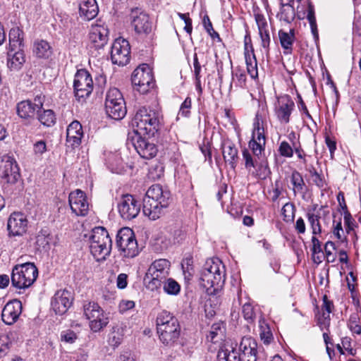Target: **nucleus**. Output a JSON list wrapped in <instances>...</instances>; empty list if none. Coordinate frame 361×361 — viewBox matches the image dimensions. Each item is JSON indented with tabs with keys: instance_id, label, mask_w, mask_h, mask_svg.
Here are the masks:
<instances>
[{
	"instance_id": "obj_3",
	"label": "nucleus",
	"mask_w": 361,
	"mask_h": 361,
	"mask_svg": "<svg viewBox=\"0 0 361 361\" xmlns=\"http://www.w3.org/2000/svg\"><path fill=\"white\" fill-rule=\"evenodd\" d=\"M225 279L224 266L221 262L218 259H211L206 262L201 271L200 283L207 292L211 290L210 293H212L221 288Z\"/></svg>"
},
{
	"instance_id": "obj_35",
	"label": "nucleus",
	"mask_w": 361,
	"mask_h": 361,
	"mask_svg": "<svg viewBox=\"0 0 361 361\" xmlns=\"http://www.w3.org/2000/svg\"><path fill=\"white\" fill-rule=\"evenodd\" d=\"M247 73L253 79L258 78L257 61L254 53L252 45H250V52L245 54Z\"/></svg>"
},
{
	"instance_id": "obj_9",
	"label": "nucleus",
	"mask_w": 361,
	"mask_h": 361,
	"mask_svg": "<svg viewBox=\"0 0 361 361\" xmlns=\"http://www.w3.org/2000/svg\"><path fill=\"white\" fill-rule=\"evenodd\" d=\"M116 246L123 257L133 258L139 253L137 243L133 231L130 228H122L116 235Z\"/></svg>"
},
{
	"instance_id": "obj_21",
	"label": "nucleus",
	"mask_w": 361,
	"mask_h": 361,
	"mask_svg": "<svg viewBox=\"0 0 361 361\" xmlns=\"http://www.w3.org/2000/svg\"><path fill=\"white\" fill-rule=\"evenodd\" d=\"M22 312V303L18 300H13L6 304L1 312L3 322L7 325L13 324Z\"/></svg>"
},
{
	"instance_id": "obj_56",
	"label": "nucleus",
	"mask_w": 361,
	"mask_h": 361,
	"mask_svg": "<svg viewBox=\"0 0 361 361\" xmlns=\"http://www.w3.org/2000/svg\"><path fill=\"white\" fill-rule=\"evenodd\" d=\"M78 338L77 334L72 330L68 329L61 333V339L62 341L73 343Z\"/></svg>"
},
{
	"instance_id": "obj_62",
	"label": "nucleus",
	"mask_w": 361,
	"mask_h": 361,
	"mask_svg": "<svg viewBox=\"0 0 361 361\" xmlns=\"http://www.w3.org/2000/svg\"><path fill=\"white\" fill-rule=\"evenodd\" d=\"M312 255H319L322 252L321 243L319 240L317 238H316L314 235L312 238Z\"/></svg>"
},
{
	"instance_id": "obj_16",
	"label": "nucleus",
	"mask_w": 361,
	"mask_h": 361,
	"mask_svg": "<svg viewBox=\"0 0 361 361\" xmlns=\"http://www.w3.org/2000/svg\"><path fill=\"white\" fill-rule=\"evenodd\" d=\"M118 209L123 219L131 220L140 213V204L133 195L127 194L122 196Z\"/></svg>"
},
{
	"instance_id": "obj_41",
	"label": "nucleus",
	"mask_w": 361,
	"mask_h": 361,
	"mask_svg": "<svg viewBox=\"0 0 361 361\" xmlns=\"http://www.w3.org/2000/svg\"><path fill=\"white\" fill-rule=\"evenodd\" d=\"M38 120L42 125L50 127L55 123L56 116L52 110H44L42 112L39 111Z\"/></svg>"
},
{
	"instance_id": "obj_55",
	"label": "nucleus",
	"mask_w": 361,
	"mask_h": 361,
	"mask_svg": "<svg viewBox=\"0 0 361 361\" xmlns=\"http://www.w3.org/2000/svg\"><path fill=\"white\" fill-rule=\"evenodd\" d=\"M191 106H192L191 99L189 97H188L185 98L184 102L182 103L180 110H179V112H178V115H180L183 117H189V116L190 114Z\"/></svg>"
},
{
	"instance_id": "obj_57",
	"label": "nucleus",
	"mask_w": 361,
	"mask_h": 361,
	"mask_svg": "<svg viewBox=\"0 0 361 361\" xmlns=\"http://www.w3.org/2000/svg\"><path fill=\"white\" fill-rule=\"evenodd\" d=\"M334 235L341 241H343L345 238L344 237V231L342 228L341 218L338 221H334Z\"/></svg>"
},
{
	"instance_id": "obj_22",
	"label": "nucleus",
	"mask_w": 361,
	"mask_h": 361,
	"mask_svg": "<svg viewBox=\"0 0 361 361\" xmlns=\"http://www.w3.org/2000/svg\"><path fill=\"white\" fill-rule=\"evenodd\" d=\"M27 226V218L20 212H13L8 218L7 227L13 235H22L26 232Z\"/></svg>"
},
{
	"instance_id": "obj_42",
	"label": "nucleus",
	"mask_w": 361,
	"mask_h": 361,
	"mask_svg": "<svg viewBox=\"0 0 361 361\" xmlns=\"http://www.w3.org/2000/svg\"><path fill=\"white\" fill-rule=\"evenodd\" d=\"M348 326L353 334H361L360 314L357 311L350 314Z\"/></svg>"
},
{
	"instance_id": "obj_27",
	"label": "nucleus",
	"mask_w": 361,
	"mask_h": 361,
	"mask_svg": "<svg viewBox=\"0 0 361 361\" xmlns=\"http://www.w3.org/2000/svg\"><path fill=\"white\" fill-rule=\"evenodd\" d=\"M281 5L280 12L277 16L280 20L287 23L293 22L295 17V12L293 6V0H279Z\"/></svg>"
},
{
	"instance_id": "obj_28",
	"label": "nucleus",
	"mask_w": 361,
	"mask_h": 361,
	"mask_svg": "<svg viewBox=\"0 0 361 361\" xmlns=\"http://www.w3.org/2000/svg\"><path fill=\"white\" fill-rule=\"evenodd\" d=\"M290 182L294 195H301L304 197L307 192V186L301 173L294 170L290 176Z\"/></svg>"
},
{
	"instance_id": "obj_60",
	"label": "nucleus",
	"mask_w": 361,
	"mask_h": 361,
	"mask_svg": "<svg viewBox=\"0 0 361 361\" xmlns=\"http://www.w3.org/2000/svg\"><path fill=\"white\" fill-rule=\"evenodd\" d=\"M255 20L257 25L259 32L269 29L267 19L263 15L256 14Z\"/></svg>"
},
{
	"instance_id": "obj_24",
	"label": "nucleus",
	"mask_w": 361,
	"mask_h": 361,
	"mask_svg": "<svg viewBox=\"0 0 361 361\" xmlns=\"http://www.w3.org/2000/svg\"><path fill=\"white\" fill-rule=\"evenodd\" d=\"M83 136L82 125L77 121H73L67 128L66 142L68 146L75 148L81 143Z\"/></svg>"
},
{
	"instance_id": "obj_6",
	"label": "nucleus",
	"mask_w": 361,
	"mask_h": 361,
	"mask_svg": "<svg viewBox=\"0 0 361 361\" xmlns=\"http://www.w3.org/2000/svg\"><path fill=\"white\" fill-rule=\"evenodd\" d=\"M112 240L108 231L103 227H97L90 236V252L97 260L104 259L111 253Z\"/></svg>"
},
{
	"instance_id": "obj_25",
	"label": "nucleus",
	"mask_w": 361,
	"mask_h": 361,
	"mask_svg": "<svg viewBox=\"0 0 361 361\" xmlns=\"http://www.w3.org/2000/svg\"><path fill=\"white\" fill-rule=\"evenodd\" d=\"M223 157L226 162H228L231 168L234 169L238 160V151L235 144L231 140L226 139L221 142Z\"/></svg>"
},
{
	"instance_id": "obj_63",
	"label": "nucleus",
	"mask_w": 361,
	"mask_h": 361,
	"mask_svg": "<svg viewBox=\"0 0 361 361\" xmlns=\"http://www.w3.org/2000/svg\"><path fill=\"white\" fill-rule=\"evenodd\" d=\"M33 150L35 154H42L47 151V145L44 141L40 140L34 144Z\"/></svg>"
},
{
	"instance_id": "obj_31",
	"label": "nucleus",
	"mask_w": 361,
	"mask_h": 361,
	"mask_svg": "<svg viewBox=\"0 0 361 361\" xmlns=\"http://www.w3.org/2000/svg\"><path fill=\"white\" fill-rule=\"evenodd\" d=\"M109 323V318L102 309L89 321V326L93 332H99Z\"/></svg>"
},
{
	"instance_id": "obj_39",
	"label": "nucleus",
	"mask_w": 361,
	"mask_h": 361,
	"mask_svg": "<svg viewBox=\"0 0 361 361\" xmlns=\"http://www.w3.org/2000/svg\"><path fill=\"white\" fill-rule=\"evenodd\" d=\"M259 336L263 343L269 345L273 341L274 337L269 326L263 318L259 320Z\"/></svg>"
},
{
	"instance_id": "obj_34",
	"label": "nucleus",
	"mask_w": 361,
	"mask_h": 361,
	"mask_svg": "<svg viewBox=\"0 0 361 361\" xmlns=\"http://www.w3.org/2000/svg\"><path fill=\"white\" fill-rule=\"evenodd\" d=\"M9 47L11 51L20 49L23 46L24 33L19 27H14L11 29L8 35Z\"/></svg>"
},
{
	"instance_id": "obj_47",
	"label": "nucleus",
	"mask_w": 361,
	"mask_h": 361,
	"mask_svg": "<svg viewBox=\"0 0 361 361\" xmlns=\"http://www.w3.org/2000/svg\"><path fill=\"white\" fill-rule=\"evenodd\" d=\"M307 218L312 230V234L314 235L321 233L322 228L319 223L320 216L313 213H308Z\"/></svg>"
},
{
	"instance_id": "obj_20",
	"label": "nucleus",
	"mask_w": 361,
	"mask_h": 361,
	"mask_svg": "<svg viewBox=\"0 0 361 361\" xmlns=\"http://www.w3.org/2000/svg\"><path fill=\"white\" fill-rule=\"evenodd\" d=\"M294 107L295 104L290 96L280 97L275 107V114L278 120L281 123H288Z\"/></svg>"
},
{
	"instance_id": "obj_8",
	"label": "nucleus",
	"mask_w": 361,
	"mask_h": 361,
	"mask_svg": "<svg viewBox=\"0 0 361 361\" xmlns=\"http://www.w3.org/2000/svg\"><path fill=\"white\" fill-rule=\"evenodd\" d=\"M105 111L108 116L115 120L122 119L126 114L123 97L117 88H111L106 93Z\"/></svg>"
},
{
	"instance_id": "obj_1",
	"label": "nucleus",
	"mask_w": 361,
	"mask_h": 361,
	"mask_svg": "<svg viewBox=\"0 0 361 361\" xmlns=\"http://www.w3.org/2000/svg\"><path fill=\"white\" fill-rule=\"evenodd\" d=\"M159 341L166 347L173 348L179 343L181 327L178 319L170 312L162 310L156 319Z\"/></svg>"
},
{
	"instance_id": "obj_61",
	"label": "nucleus",
	"mask_w": 361,
	"mask_h": 361,
	"mask_svg": "<svg viewBox=\"0 0 361 361\" xmlns=\"http://www.w3.org/2000/svg\"><path fill=\"white\" fill-rule=\"evenodd\" d=\"M122 341V335L118 331H116L115 330L113 331L109 338V343L112 346H118Z\"/></svg>"
},
{
	"instance_id": "obj_58",
	"label": "nucleus",
	"mask_w": 361,
	"mask_h": 361,
	"mask_svg": "<svg viewBox=\"0 0 361 361\" xmlns=\"http://www.w3.org/2000/svg\"><path fill=\"white\" fill-rule=\"evenodd\" d=\"M344 223L345 226V231L348 233H350L354 230L355 226V221L353 219L349 211L344 212Z\"/></svg>"
},
{
	"instance_id": "obj_36",
	"label": "nucleus",
	"mask_w": 361,
	"mask_h": 361,
	"mask_svg": "<svg viewBox=\"0 0 361 361\" xmlns=\"http://www.w3.org/2000/svg\"><path fill=\"white\" fill-rule=\"evenodd\" d=\"M17 114L22 118H32L35 114V106L30 100H24L18 103Z\"/></svg>"
},
{
	"instance_id": "obj_50",
	"label": "nucleus",
	"mask_w": 361,
	"mask_h": 361,
	"mask_svg": "<svg viewBox=\"0 0 361 361\" xmlns=\"http://www.w3.org/2000/svg\"><path fill=\"white\" fill-rule=\"evenodd\" d=\"M233 82L239 87H243L246 84V75L243 70L236 69L232 74Z\"/></svg>"
},
{
	"instance_id": "obj_14",
	"label": "nucleus",
	"mask_w": 361,
	"mask_h": 361,
	"mask_svg": "<svg viewBox=\"0 0 361 361\" xmlns=\"http://www.w3.org/2000/svg\"><path fill=\"white\" fill-rule=\"evenodd\" d=\"M130 19L132 26L137 34L148 35L152 31V23L149 16L140 8L130 11Z\"/></svg>"
},
{
	"instance_id": "obj_13",
	"label": "nucleus",
	"mask_w": 361,
	"mask_h": 361,
	"mask_svg": "<svg viewBox=\"0 0 361 361\" xmlns=\"http://www.w3.org/2000/svg\"><path fill=\"white\" fill-rule=\"evenodd\" d=\"M130 47L129 42L123 38L116 39L111 50L112 63L118 66H125L130 61Z\"/></svg>"
},
{
	"instance_id": "obj_40",
	"label": "nucleus",
	"mask_w": 361,
	"mask_h": 361,
	"mask_svg": "<svg viewBox=\"0 0 361 361\" xmlns=\"http://www.w3.org/2000/svg\"><path fill=\"white\" fill-rule=\"evenodd\" d=\"M306 2L307 3V5H308L307 19L310 23L312 35H314V37L315 38H317L318 37V30H317L316 18H315V14H314V6L311 4L310 0H306Z\"/></svg>"
},
{
	"instance_id": "obj_49",
	"label": "nucleus",
	"mask_w": 361,
	"mask_h": 361,
	"mask_svg": "<svg viewBox=\"0 0 361 361\" xmlns=\"http://www.w3.org/2000/svg\"><path fill=\"white\" fill-rule=\"evenodd\" d=\"M12 345V339L8 334L0 336V357L4 356Z\"/></svg>"
},
{
	"instance_id": "obj_5",
	"label": "nucleus",
	"mask_w": 361,
	"mask_h": 361,
	"mask_svg": "<svg viewBox=\"0 0 361 361\" xmlns=\"http://www.w3.org/2000/svg\"><path fill=\"white\" fill-rule=\"evenodd\" d=\"M171 262L166 259L154 260L148 267L144 277L147 289L156 290L160 288L170 274Z\"/></svg>"
},
{
	"instance_id": "obj_26",
	"label": "nucleus",
	"mask_w": 361,
	"mask_h": 361,
	"mask_svg": "<svg viewBox=\"0 0 361 361\" xmlns=\"http://www.w3.org/2000/svg\"><path fill=\"white\" fill-rule=\"evenodd\" d=\"M99 8L96 0H80L79 14L85 20H90L98 14Z\"/></svg>"
},
{
	"instance_id": "obj_18",
	"label": "nucleus",
	"mask_w": 361,
	"mask_h": 361,
	"mask_svg": "<svg viewBox=\"0 0 361 361\" xmlns=\"http://www.w3.org/2000/svg\"><path fill=\"white\" fill-rule=\"evenodd\" d=\"M133 145L139 155L143 159H149L154 157L158 152L154 143L140 134H135L132 138Z\"/></svg>"
},
{
	"instance_id": "obj_64",
	"label": "nucleus",
	"mask_w": 361,
	"mask_h": 361,
	"mask_svg": "<svg viewBox=\"0 0 361 361\" xmlns=\"http://www.w3.org/2000/svg\"><path fill=\"white\" fill-rule=\"evenodd\" d=\"M116 285L117 287L120 289L126 288L128 285V275L123 273L118 274L116 279Z\"/></svg>"
},
{
	"instance_id": "obj_2",
	"label": "nucleus",
	"mask_w": 361,
	"mask_h": 361,
	"mask_svg": "<svg viewBox=\"0 0 361 361\" xmlns=\"http://www.w3.org/2000/svg\"><path fill=\"white\" fill-rule=\"evenodd\" d=\"M171 201V193L164 190L159 184L152 185L147 190L143 198L142 211L145 216L152 220L159 219Z\"/></svg>"
},
{
	"instance_id": "obj_43",
	"label": "nucleus",
	"mask_w": 361,
	"mask_h": 361,
	"mask_svg": "<svg viewBox=\"0 0 361 361\" xmlns=\"http://www.w3.org/2000/svg\"><path fill=\"white\" fill-rule=\"evenodd\" d=\"M165 293L171 295H176L180 293V286L173 279L167 278L162 284Z\"/></svg>"
},
{
	"instance_id": "obj_37",
	"label": "nucleus",
	"mask_w": 361,
	"mask_h": 361,
	"mask_svg": "<svg viewBox=\"0 0 361 361\" xmlns=\"http://www.w3.org/2000/svg\"><path fill=\"white\" fill-rule=\"evenodd\" d=\"M239 351L246 355H257V344L256 341L250 336L243 337L239 345Z\"/></svg>"
},
{
	"instance_id": "obj_54",
	"label": "nucleus",
	"mask_w": 361,
	"mask_h": 361,
	"mask_svg": "<svg viewBox=\"0 0 361 361\" xmlns=\"http://www.w3.org/2000/svg\"><path fill=\"white\" fill-rule=\"evenodd\" d=\"M243 157L245 160V166L247 170L250 171L252 168H255V164L257 161L256 159L252 158L247 149H245L243 151Z\"/></svg>"
},
{
	"instance_id": "obj_7",
	"label": "nucleus",
	"mask_w": 361,
	"mask_h": 361,
	"mask_svg": "<svg viewBox=\"0 0 361 361\" xmlns=\"http://www.w3.org/2000/svg\"><path fill=\"white\" fill-rule=\"evenodd\" d=\"M38 276V269L34 263L26 262L16 265L11 276L12 285L19 289L30 287Z\"/></svg>"
},
{
	"instance_id": "obj_12",
	"label": "nucleus",
	"mask_w": 361,
	"mask_h": 361,
	"mask_svg": "<svg viewBox=\"0 0 361 361\" xmlns=\"http://www.w3.org/2000/svg\"><path fill=\"white\" fill-rule=\"evenodd\" d=\"M20 176V169L15 159L7 154L0 155V177L8 183L14 184Z\"/></svg>"
},
{
	"instance_id": "obj_51",
	"label": "nucleus",
	"mask_w": 361,
	"mask_h": 361,
	"mask_svg": "<svg viewBox=\"0 0 361 361\" xmlns=\"http://www.w3.org/2000/svg\"><path fill=\"white\" fill-rule=\"evenodd\" d=\"M242 313L243 317L249 323L254 322L255 318V312L254 307L250 303H245L243 306Z\"/></svg>"
},
{
	"instance_id": "obj_48",
	"label": "nucleus",
	"mask_w": 361,
	"mask_h": 361,
	"mask_svg": "<svg viewBox=\"0 0 361 361\" xmlns=\"http://www.w3.org/2000/svg\"><path fill=\"white\" fill-rule=\"evenodd\" d=\"M252 140H255L257 142H262V143H266L264 128L260 126V123L257 118L256 122L254 124Z\"/></svg>"
},
{
	"instance_id": "obj_30",
	"label": "nucleus",
	"mask_w": 361,
	"mask_h": 361,
	"mask_svg": "<svg viewBox=\"0 0 361 361\" xmlns=\"http://www.w3.org/2000/svg\"><path fill=\"white\" fill-rule=\"evenodd\" d=\"M279 37L280 44L283 49L285 55L291 54L293 52V46L295 41V31L291 29L288 32L282 30L279 31Z\"/></svg>"
},
{
	"instance_id": "obj_15",
	"label": "nucleus",
	"mask_w": 361,
	"mask_h": 361,
	"mask_svg": "<svg viewBox=\"0 0 361 361\" xmlns=\"http://www.w3.org/2000/svg\"><path fill=\"white\" fill-rule=\"evenodd\" d=\"M109 29L104 23H96L91 26L89 34V46L95 49H102L109 41Z\"/></svg>"
},
{
	"instance_id": "obj_33",
	"label": "nucleus",
	"mask_w": 361,
	"mask_h": 361,
	"mask_svg": "<svg viewBox=\"0 0 361 361\" xmlns=\"http://www.w3.org/2000/svg\"><path fill=\"white\" fill-rule=\"evenodd\" d=\"M33 52L38 58L48 59L52 54V48L46 40H36L33 44Z\"/></svg>"
},
{
	"instance_id": "obj_52",
	"label": "nucleus",
	"mask_w": 361,
	"mask_h": 361,
	"mask_svg": "<svg viewBox=\"0 0 361 361\" xmlns=\"http://www.w3.org/2000/svg\"><path fill=\"white\" fill-rule=\"evenodd\" d=\"M264 146L265 143H262V142H257L253 140L249 142V147L252 149L254 155L258 159H259V155H261L262 152L264 150Z\"/></svg>"
},
{
	"instance_id": "obj_46",
	"label": "nucleus",
	"mask_w": 361,
	"mask_h": 361,
	"mask_svg": "<svg viewBox=\"0 0 361 361\" xmlns=\"http://www.w3.org/2000/svg\"><path fill=\"white\" fill-rule=\"evenodd\" d=\"M255 168L257 169L255 172L252 173V174L259 179H265L271 173L268 164L266 161H261L260 162L257 161L255 164Z\"/></svg>"
},
{
	"instance_id": "obj_53",
	"label": "nucleus",
	"mask_w": 361,
	"mask_h": 361,
	"mask_svg": "<svg viewBox=\"0 0 361 361\" xmlns=\"http://www.w3.org/2000/svg\"><path fill=\"white\" fill-rule=\"evenodd\" d=\"M279 154L284 157L290 158L293 155V149L286 141L281 142L279 147Z\"/></svg>"
},
{
	"instance_id": "obj_32",
	"label": "nucleus",
	"mask_w": 361,
	"mask_h": 361,
	"mask_svg": "<svg viewBox=\"0 0 361 361\" xmlns=\"http://www.w3.org/2000/svg\"><path fill=\"white\" fill-rule=\"evenodd\" d=\"M334 307L333 302L328 300L327 296L325 295L323 297V305L322 307V319H319V325L322 329L328 328L329 326L330 313L332 312Z\"/></svg>"
},
{
	"instance_id": "obj_45",
	"label": "nucleus",
	"mask_w": 361,
	"mask_h": 361,
	"mask_svg": "<svg viewBox=\"0 0 361 361\" xmlns=\"http://www.w3.org/2000/svg\"><path fill=\"white\" fill-rule=\"evenodd\" d=\"M295 207L292 202L286 203L281 209L283 219L287 223L293 222L295 218Z\"/></svg>"
},
{
	"instance_id": "obj_38",
	"label": "nucleus",
	"mask_w": 361,
	"mask_h": 361,
	"mask_svg": "<svg viewBox=\"0 0 361 361\" xmlns=\"http://www.w3.org/2000/svg\"><path fill=\"white\" fill-rule=\"evenodd\" d=\"M109 169L116 173H121L124 169L123 163L118 154L110 153L106 159Z\"/></svg>"
},
{
	"instance_id": "obj_59",
	"label": "nucleus",
	"mask_w": 361,
	"mask_h": 361,
	"mask_svg": "<svg viewBox=\"0 0 361 361\" xmlns=\"http://www.w3.org/2000/svg\"><path fill=\"white\" fill-rule=\"evenodd\" d=\"M219 332L221 334L223 333L221 326L220 324H214L212 326L211 331L209 334L207 335V340H209L211 342H216V338L219 335Z\"/></svg>"
},
{
	"instance_id": "obj_4",
	"label": "nucleus",
	"mask_w": 361,
	"mask_h": 361,
	"mask_svg": "<svg viewBox=\"0 0 361 361\" xmlns=\"http://www.w3.org/2000/svg\"><path fill=\"white\" fill-rule=\"evenodd\" d=\"M133 125L136 127V134L154 137L161 126L159 114L145 107L140 108L133 118Z\"/></svg>"
},
{
	"instance_id": "obj_17",
	"label": "nucleus",
	"mask_w": 361,
	"mask_h": 361,
	"mask_svg": "<svg viewBox=\"0 0 361 361\" xmlns=\"http://www.w3.org/2000/svg\"><path fill=\"white\" fill-rule=\"evenodd\" d=\"M68 202L71 209L75 215L85 216L89 212V202L85 193L77 189L69 194Z\"/></svg>"
},
{
	"instance_id": "obj_44",
	"label": "nucleus",
	"mask_w": 361,
	"mask_h": 361,
	"mask_svg": "<svg viewBox=\"0 0 361 361\" xmlns=\"http://www.w3.org/2000/svg\"><path fill=\"white\" fill-rule=\"evenodd\" d=\"M102 309L97 302H87L83 305V314L87 320H90Z\"/></svg>"
},
{
	"instance_id": "obj_11",
	"label": "nucleus",
	"mask_w": 361,
	"mask_h": 361,
	"mask_svg": "<svg viewBox=\"0 0 361 361\" xmlns=\"http://www.w3.org/2000/svg\"><path fill=\"white\" fill-rule=\"evenodd\" d=\"M73 88L75 96L78 101H83L90 97L94 88V82L92 75L87 70L80 69L77 71Z\"/></svg>"
},
{
	"instance_id": "obj_29",
	"label": "nucleus",
	"mask_w": 361,
	"mask_h": 361,
	"mask_svg": "<svg viewBox=\"0 0 361 361\" xmlns=\"http://www.w3.org/2000/svg\"><path fill=\"white\" fill-rule=\"evenodd\" d=\"M18 50L13 53L10 49L8 53V67L11 70L18 71L20 69L25 62V56L24 51L21 48L17 49Z\"/></svg>"
},
{
	"instance_id": "obj_23",
	"label": "nucleus",
	"mask_w": 361,
	"mask_h": 361,
	"mask_svg": "<svg viewBox=\"0 0 361 361\" xmlns=\"http://www.w3.org/2000/svg\"><path fill=\"white\" fill-rule=\"evenodd\" d=\"M237 343L226 341L217 353V361H240V353L236 350Z\"/></svg>"
},
{
	"instance_id": "obj_19",
	"label": "nucleus",
	"mask_w": 361,
	"mask_h": 361,
	"mask_svg": "<svg viewBox=\"0 0 361 361\" xmlns=\"http://www.w3.org/2000/svg\"><path fill=\"white\" fill-rule=\"evenodd\" d=\"M73 302L72 293L67 290H58L51 301L53 310L57 314H65L71 306Z\"/></svg>"
},
{
	"instance_id": "obj_10",
	"label": "nucleus",
	"mask_w": 361,
	"mask_h": 361,
	"mask_svg": "<svg viewBox=\"0 0 361 361\" xmlns=\"http://www.w3.org/2000/svg\"><path fill=\"white\" fill-rule=\"evenodd\" d=\"M131 80L135 90L140 94L147 93L154 87V77L149 65L143 63L135 68Z\"/></svg>"
}]
</instances>
